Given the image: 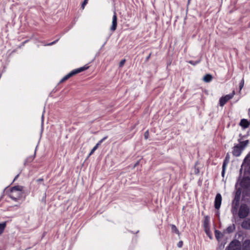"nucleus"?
I'll return each mask as SVG.
<instances>
[{
  "mask_svg": "<svg viewBox=\"0 0 250 250\" xmlns=\"http://www.w3.org/2000/svg\"><path fill=\"white\" fill-rule=\"evenodd\" d=\"M22 187L15 186L13 187L9 193V197L15 201H18L22 196Z\"/></svg>",
  "mask_w": 250,
  "mask_h": 250,
  "instance_id": "obj_1",
  "label": "nucleus"
},
{
  "mask_svg": "<svg viewBox=\"0 0 250 250\" xmlns=\"http://www.w3.org/2000/svg\"><path fill=\"white\" fill-rule=\"evenodd\" d=\"M249 141L246 140L244 141H242L240 142L239 144L235 145L233 147L232 154L234 156L236 157L239 156L243 150L246 147V146L248 144Z\"/></svg>",
  "mask_w": 250,
  "mask_h": 250,
  "instance_id": "obj_2",
  "label": "nucleus"
},
{
  "mask_svg": "<svg viewBox=\"0 0 250 250\" xmlns=\"http://www.w3.org/2000/svg\"><path fill=\"white\" fill-rule=\"evenodd\" d=\"M88 66H84L80 67L79 68H78L77 69L72 71L71 72L69 73L68 74H67L64 77H63L61 80L60 82L63 83V82H65V81L68 80L69 78H70L72 76H73L75 75V74H77L80 72H81L82 71H83L86 70L87 69H88Z\"/></svg>",
  "mask_w": 250,
  "mask_h": 250,
  "instance_id": "obj_3",
  "label": "nucleus"
},
{
  "mask_svg": "<svg viewBox=\"0 0 250 250\" xmlns=\"http://www.w3.org/2000/svg\"><path fill=\"white\" fill-rule=\"evenodd\" d=\"M240 195V192L239 191H237L236 192V194L232 203L233 206L231 209V212L233 214H236L237 212V209L239 204Z\"/></svg>",
  "mask_w": 250,
  "mask_h": 250,
  "instance_id": "obj_4",
  "label": "nucleus"
},
{
  "mask_svg": "<svg viewBox=\"0 0 250 250\" xmlns=\"http://www.w3.org/2000/svg\"><path fill=\"white\" fill-rule=\"evenodd\" d=\"M249 208L246 204L241 205L238 212V216L240 218H245L249 213Z\"/></svg>",
  "mask_w": 250,
  "mask_h": 250,
  "instance_id": "obj_5",
  "label": "nucleus"
},
{
  "mask_svg": "<svg viewBox=\"0 0 250 250\" xmlns=\"http://www.w3.org/2000/svg\"><path fill=\"white\" fill-rule=\"evenodd\" d=\"M234 94L235 92L234 91H233L231 94L222 97L219 100L220 105L221 106H223L227 102H228L229 100L233 97Z\"/></svg>",
  "mask_w": 250,
  "mask_h": 250,
  "instance_id": "obj_6",
  "label": "nucleus"
},
{
  "mask_svg": "<svg viewBox=\"0 0 250 250\" xmlns=\"http://www.w3.org/2000/svg\"><path fill=\"white\" fill-rule=\"evenodd\" d=\"M228 250H241L240 242L236 240L232 241L227 248Z\"/></svg>",
  "mask_w": 250,
  "mask_h": 250,
  "instance_id": "obj_7",
  "label": "nucleus"
},
{
  "mask_svg": "<svg viewBox=\"0 0 250 250\" xmlns=\"http://www.w3.org/2000/svg\"><path fill=\"white\" fill-rule=\"evenodd\" d=\"M222 203V196L220 193H217L215 196L214 201V207L216 209H219Z\"/></svg>",
  "mask_w": 250,
  "mask_h": 250,
  "instance_id": "obj_8",
  "label": "nucleus"
},
{
  "mask_svg": "<svg viewBox=\"0 0 250 250\" xmlns=\"http://www.w3.org/2000/svg\"><path fill=\"white\" fill-rule=\"evenodd\" d=\"M240 185L244 188H249L250 187V178L249 177L243 178L241 182Z\"/></svg>",
  "mask_w": 250,
  "mask_h": 250,
  "instance_id": "obj_9",
  "label": "nucleus"
},
{
  "mask_svg": "<svg viewBox=\"0 0 250 250\" xmlns=\"http://www.w3.org/2000/svg\"><path fill=\"white\" fill-rule=\"evenodd\" d=\"M117 26V17L116 15V13L115 12H114V15L112 18V25L110 27V30L112 31H114L116 28Z\"/></svg>",
  "mask_w": 250,
  "mask_h": 250,
  "instance_id": "obj_10",
  "label": "nucleus"
},
{
  "mask_svg": "<svg viewBox=\"0 0 250 250\" xmlns=\"http://www.w3.org/2000/svg\"><path fill=\"white\" fill-rule=\"evenodd\" d=\"M205 231L206 233H208L209 230V218L208 216H206L203 223Z\"/></svg>",
  "mask_w": 250,
  "mask_h": 250,
  "instance_id": "obj_11",
  "label": "nucleus"
},
{
  "mask_svg": "<svg viewBox=\"0 0 250 250\" xmlns=\"http://www.w3.org/2000/svg\"><path fill=\"white\" fill-rule=\"evenodd\" d=\"M107 138V136H105L104 137V138H103L102 139H101L100 141H99L98 142V143L96 145V146L92 149V150H91L89 155H91L98 148V147H99V146H100L101 145V144Z\"/></svg>",
  "mask_w": 250,
  "mask_h": 250,
  "instance_id": "obj_12",
  "label": "nucleus"
},
{
  "mask_svg": "<svg viewBox=\"0 0 250 250\" xmlns=\"http://www.w3.org/2000/svg\"><path fill=\"white\" fill-rule=\"evenodd\" d=\"M250 124V122L245 119H242L240 123V125L245 128H247Z\"/></svg>",
  "mask_w": 250,
  "mask_h": 250,
  "instance_id": "obj_13",
  "label": "nucleus"
},
{
  "mask_svg": "<svg viewBox=\"0 0 250 250\" xmlns=\"http://www.w3.org/2000/svg\"><path fill=\"white\" fill-rule=\"evenodd\" d=\"M241 226L243 228L250 229V219L243 221Z\"/></svg>",
  "mask_w": 250,
  "mask_h": 250,
  "instance_id": "obj_14",
  "label": "nucleus"
},
{
  "mask_svg": "<svg viewBox=\"0 0 250 250\" xmlns=\"http://www.w3.org/2000/svg\"><path fill=\"white\" fill-rule=\"evenodd\" d=\"M243 248L244 250H248L250 249V240H246L243 244Z\"/></svg>",
  "mask_w": 250,
  "mask_h": 250,
  "instance_id": "obj_15",
  "label": "nucleus"
},
{
  "mask_svg": "<svg viewBox=\"0 0 250 250\" xmlns=\"http://www.w3.org/2000/svg\"><path fill=\"white\" fill-rule=\"evenodd\" d=\"M212 77L210 74H207L203 78L204 81L206 83L210 82L212 80Z\"/></svg>",
  "mask_w": 250,
  "mask_h": 250,
  "instance_id": "obj_16",
  "label": "nucleus"
},
{
  "mask_svg": "<svg viewBox=\"0 0 250 250\" xmlns=\"http://www.w3.org/2000/svg\"><path fill=\"white\" fill-rule=\"evenodd\" d=\"M245 163H248V171L250 173V154L247 156L246 158L244 159Z\"/></svg>",
  "mask_w": 250,
  "mask_h": 250,
  "instance_id": "obj_17",
  "label": "nucleus"
},
{
  "mask_svg": "<svg viewBox=\"0 0 250 250\" xmlns=\"http://www.w3.org/2000/svg\"><path fill=\"white\" fill-rule=\"evenodd\" d=\"M6 222L0 223V235L3 232L4 230L6 227Z\"/></svg>",
  "mask_w": 250,
  "mask_h": 250,
  "instance_id": "obj_18",
  "label": "nucleus"
},
{
  "mask_svg": "<svg viewBox=\"0 0 250 250\" xmlns=\"http://www.w3.org/2000/svg\"><path fill=\"white\" fill-rule=\"evenodd\" d=\"M235 229V227L234 225L233 226H229L228 227L227 229H226V231L229 233H231L233 231V230H234Z\"/></svg>",
  "mask_w": 250,
  "mask_h": 250,
  "instance_id": "obj_19",
  "label": "nucleus"
},
{
  "mask_svg": "<svg viewBox=\"0 0 250 250\" xmlns=\"http://www.w3.org/2000/svg\"><path fill=\"white\" fill-rule=\"evenodd\" d=\"M171 229L173 231L175 232L177 234L179 233V230L175 225H171Z\"/></svg>",
  "mask_w": 250,
  "mask_h": 250,
  "instance_id": "obj_20",
  "label": "nucleus"
},
{
  "mask_svg": "<svg viewBox=\"0 0 250 250\" xmlns=\"http://www.w3.org/2000/svg\"><path fill=\"white\" fill-rule=\"evenodd\" d=\"M200 62V60L196 61V62H194L193 61H189L188 62L192 65H195L197 64H198V63H199Z\"/></svg>",
  "mask_w": 250,
  "mask_h": 250,
  "instance_id": "obj_21",
  "label": "nucleus"
},
{
  "mask_svg": "<svg viewBox=\"0 0 250 250\" xmlns=\"http://www.w3.org/2000/svg\"><path fill=\"white\" fill-rule=\"evenodd\" d=\"M125 62V59H123V60H121L119 63V67H122L124 65Z\"/></svg>",
  "mask_w": 250,
  "mask_h": 250,
  "instance_id": "obj_22",
  "label": "nucleus"
},
{
  "mask_svg": "<svg viewBox=\"0 0 250 250\" xmlns=\"http://www.w3.org/2000/svg\"><path fill=\"white\" fill-rule=\"evenodd\" d=\"M244 79H242L240 83V84H239V87H240V90H241L243 86H244Z\"/></svg>",
  "mask_w": 250,
  "mask_h": 250,
  "instance_id": "obj_23",
  "label": "nucleus"
},
{
  "mask_svg": "<svg viewBox=\"0 0 250 250\" xmlns=\"http://www.w3.org/2000/svg\"><path fill=\"white\" fill-rule=\"evenodd\" d=\"M88 0H84L82 5V8L83 9L84 8L85 5L87 3Z\"/></svg>",
  "mask_w": 250,
  "mask_h": 250,
  "instance_id": "obj_24",
  "label": "nucleus"
},
{
  "mask_svg": "<svg viewBox=\"0 0 250 250\" xmlns=\"http://www.w3.org/2000/svg\"><path fill=\"white\" fill-rule=\"evenodd\" d=\"M183 242L182 241H180L178 242V244H177V246L179 247V248H181L182 246H183Z\"/></svg>",
  "mask_w": 250,
  "mask_h": 250,
  "instance_id": "obj_25",
  "label": "nucleus"
},
{
  "mask_svg": "<svg viewBox=\"0 0 250 250\" xmlns=\"http://www.w3.org/2000/svg\"><path fill=\"white\" fill-rule=\"evenodd\" d=\"M145 139H147L148 137V131H146L145 133Z\"/></svg>",
  "mask_w": 250,
  "mask_h": 250,
  "instance_id": "obj_26",
  "label": "nucleus"
},
{
  "mask_svg": "<svg viewBox=\"0 0 250 250\" xmlns=\"http://www.w3.org/2000/svg\"><path fill=\"white\" fill-rule=\"evenodd\" d=\"M227 162H226V160H225L223 163V166H222V168H223V169H226V165H227Z\"/></svg>",
  "mask_w": 250,
  "mask_h": 250,
  "instance_id": "obj_27",
  "label": "nucleus"
},
{
  "mask_svg": "<svg viewBox=\"0 0 250 250\" xmlns=\"http://www.w3.org/2000/svg\"><path fill=\"white\" fill-rule=\"evenodd\" d=\"M58 40H56V41H54V42H50V43H48L47 44V45H52L53 44H54L55 43H56L58 42Z\"/></svg>",
  "mask_w": 250,
  "mask_h": 250,
  "instance_id": "obj_28",
  "label": "nucleus"
},
{
  "mask_svg": "<svg viewBox=\"0 0 250 250\" xmlns=\"http://www.w3.org/2000/svg\"><path fill=\"white\" fill-rule=\"evenodd\" d=\"M225 172V169H223V168H222V175L223 177H224V176Z\"/></svg>",
  "mask_w": 250,
  "mask_h": 250,
  "instance_id": "obj_29",
  "label": "nucleus"
},
{
  "mask_svg": "<svg viewBox=\"0 0 250 250\" xmlns=\"http://www.w3.org/2000/svg\"><path fill=\"white\" fill-rule=\"evenodd\" d=\"M150 56H151V54H150L149 55V56H148V57H146V61H147V60H149V58H150Z\"/></svg>",
  "mask_w": 250,
  "mask_h": 250,
  "instance_id": "obj_30",
  "label": "nucleus"
},
{
  "mask_svg": "<svg viewBox=\"0 0 250 250\" xmlns=\"http://www.w3.org/2000/svg\"><path fill=\"white\" fill-rule=\"evenodd\" d=\"M18 176H19V175H17L15 177V179H14V180H16V178H17Z\"/></svg>",
  "mask_w": 250,
  "mask_h": 250,
  "instance_id": "obj_31",
  "label": "nucleus"
},
{
  "mask_svg": "<svg viewBox=\"0 0 250 250\" xmlns=\"http://www.w3.org/2000/svg\"><path fill=\"white\" fill-rule=\"evenodd\" d=\"M137 165H138V162H137L135 165L134 167H136Z\"/></svg>",
  "mask_w": 250,
  "mask_h": 250,
  "instance_id": "obj_32",
  "label": "nucleus"
}]
</instances>
